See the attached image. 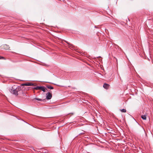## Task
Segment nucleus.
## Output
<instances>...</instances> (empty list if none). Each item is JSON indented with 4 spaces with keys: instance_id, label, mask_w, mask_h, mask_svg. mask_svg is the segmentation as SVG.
Here are the masks:
<instances>
[{
    "instance_id": "obj_1",
    "label": "nucleus",
    "mask_w": 153,
    "mask_h": 153,
    "mask_svg": "<svg viewBox=\"0 0 153 153\" xmlns=\"http://www.w3.org/2000/svg\"><path fill=\"white\" fill-rule=\"evenodd\" d=\"M19 88H15L14 87H12V89H10V92L16 95H18V92L19 91Z\"/></svg>"
},
{
    "instance_id": "obj_2",
    "label": "nucleus",
    "mask_w": 153,
    "mask_h": 153,
    "mask_svg": "<svg viewBox=\"0 0 153 153\" xmlns=\"http://www.w3.org/2000/svg\"><path fill=\"white\" fill-rule=\"evenodd\" d=\"M46 98L47 100H50L51 98L52 97V94L50 92L47 93L46 94Z\"/></svg>"
},
{
    "instance_id": "obj_3",
    "label": "nucleus",
    "mask_w": 153,
    "mask_h": 153,
    "mask_svg": "<svg viewBox=\"0 0 153 153\" xmlns=\"http://www.w3.org/2000/svg\"><path fill=\"white\" fill-rule=\"evenodd\" d=\"M44 87V86H37L36 87L34 88L33 89L36 90H42V89H43Z\"/></svg>"
},
{
    "instance_id": "obj_4",
    "label": "nucleus",
    "mask_w": 153,
    "mask_h": 153,
    "mask_svg": "<svg viewBox=\"0 0 153 153\" xmlns=\"http://www.w3.org/2000/svg\"><path fill=\"white\" fill-rule=\"evenodd\" d=\"M3 48L5 50H9L10 47L7 45H4L3 46Z\"/></svg>"
},
{
    "instance_id": "obj_5",
    "label": "nucleus",
    "mask_w": 153,
    "mask_h": 153,
    "mask_svg": "<svg viewBox=\"0 0 153 153\" xmlns=\"http://www.w3.org/2000/svg\"><path fill=\"white\" fill-rule=\"evenodd\" d=\"M22 85H25V86H31V85H33V86H35V85H34V84L32 83H27L25 84H22Z\"/></svg>"
},
{
    "instance_id": "obj_6",
    "label": "nucleus",
    "mask_w": 153,
    "mask_h": 153,
    "mask_svg": "<svg viewBox=\"0 0 153 153\" xmlns=\"http://www.w3.org/2000/svg\"><path fill=\"white\" fill-rule=\"evenodd\" d=\"M110 86V85L107 84L106 83H104L103 84V87L105 88L106 89H107L109 88V87Z\"/></svg>"
},
{
    "instance_id": "obj_7",
    "label": "nucleus",
    "mask_w": 153,
    "mask_h": 153,
    "mask_svg": "<svg viewBox=\"0 0 153 153\" xmlns=\"http://www.w3.org/2000/svg\"><path fill=\"white\" fill-rule=\"evenodd\" d=\"M141 118L143 120H146V116L145 115H143L141 116Z\"/></svg>"
},
{
    "instance_id": "obj_8",
    "label": "nucleus",
    "mask_w": 153,
    "mask_h": 153,
    "mask_svg": "<svg viewBox=\"0 0 153 153\" xmlns=\"http://www.w3.org/2000/svg\"><path fill=\"white\" fill-rule=\"evenodd\" d=\"M47 87L48 88L51 89H53V87H52L50 85L47 86Z\"/></svg>"
},
{
    "instance_id": "obj_9",
    "label": "nucleus",
    "mask_w": 153,
    "mask_h": 153,
    "mask_svg": "<svg viewBox=\"0 0 153 153\" xmlns=\"http://www.w3.org/2000/svg\"><path fill=\"white\" fill-rule=\"evenodd\" d=\"M120 111L123 112H126V110L124 109L120 110Z\"/></svg>"
},
{
    "instance_id": "obj_10",
    "label": "nucleus",
    "mask_w": 153,
    "mask_h": 153,
    "mask_svg": "<svg viewBox=\"0 0 153 153\" xmlns=\"http://www.w3.org/2000/svg\"><path fill=\"white\" fill-rule=\"evenodd\" d=\"M35 99L39 101H42V100L41 99L39 98H36Z\"/></svg>"
},
{
    "instance_id": "obj_11",
    "label": "nucleus",
    "mask_w": 153,
    "mask_h": 153,
    "mask_svg": "<svg viewBox=\"0 0 153 153\" xmlns=\"http://www.w3.org/2000/svg\"><path fill=\"white\" fill-rule=\"evenodd\" d=\"M46 89V88L44 87L43 89H42V91L43 92H45L46 91L45 90Z\"/></svg>"
},
{
    "instance_id": "obj_12",
    "label": "nucleus",
    "mask_w": 153,
    "mask_h": 153,
    "mask_svg": "<svg viewBox=\"0 0 153 153\" xmlns=\"http://www.w3.org/2000/svg\"><path fill=\"white\" fill-rule=\"evenodd\" d=\"M115 59H116V62H117V65L118 63H117V58H115Z\"/></svg>"
},
{
    "instance_id": "obj_13",
    "label": "nucleus",
    "mask_w": 153,
    "mask_h": 153,
    "mask_svg": "<svg viewBox=\"0 0 153 153\" xmlns=\"http://www.w3.org/2000/svg\"><path fill=\"white\" fill-rule=\"evenodd\" d=\"M1 58H3L2 57H1L0 56V59H1Z\"/></svg>"
},
{
    "instance_id": "obj_14",
    "label": "nucleus",
    "mask_w": 153,
    "mask_h": 153,
    "mask_svg": "<svg viewBox=\"0 0 153 153\" xmlns=\"http://www.w3.org/2000/svg\"><path fill=\"white\" fill-rule=\"evenodd\" d=\"M66 42L67 43H68V44H69V43H68L67 42Z\"/></svg>"
}]
</instances>
